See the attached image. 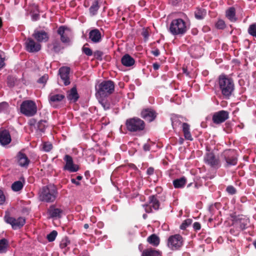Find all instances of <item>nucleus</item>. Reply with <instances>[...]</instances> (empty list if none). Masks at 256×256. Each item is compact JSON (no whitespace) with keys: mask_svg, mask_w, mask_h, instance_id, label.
I'll use <instances>...</instances> for the list:
<instances>
[{"mask_svg":"<svg viewBox=\"0 0 256 256\" xmlns=\"http://www.w3.org/2000/svg\"><path fill=\"white\" fill-rule=\"evenodd\" d=\"M218 86L222 94L226 98H229L234 89L232 78L226 74H220L218 77Z\"/></svg>","mask_w":256,"mask_h":256,"instance_id":"f257e3e1","label":"nucleus"},{"mask_svg":"<svg viewBox=\"0 0 256 256\" xmlns=\"http://www.w3.org/2000/svg\"><path fill=\"white\" fill-rule=\"evenodd\" d=\"M58 194L56 187L54 184H48L42 188L40 193V200L43 202H52L55 200Z\"/></svg>","mask_w":256,"mask_h":256,"instance_id":"f03ea898","label":"nucleus"},{"mask_svg":"<svg viewBox=\"0 0 256 256\" xmlns=\"http://www.w3.org/2000/svg\"><path fill=\"white\" fill-rule=\"evenodd\" d=\"M115 84L111 80H104L96 86V96L106 98L112 94L114 91Z\"/></svg>","mask_w":256,"mask_h":256,"instance_id":"7ed1b4c3","label":"nucleus"},{"mask_svg":"<svg viewBox=\"0 0 256 256\" xmlns=\"http://www.w3.org/2000/svg\"><path fill=\"white\" fill-rule=\"evenodd\" d=\"M126 126L127 130L132 132H139L145 129L144 120L138 117L129 118L126 120Z\"/></svg>","mask_w":256,"mask_h":256,"instance_id":"20e7f679","label":"nucleus"},{"mask_svg":"<svg viewBox=\"0 0 256 256\" xmlns=\"http://www.w3.org/2000/svg\"><path fill=\"white\" fill-rule=\"evenodd\" d=\"M168 30L174 36H182L187 31L186 23L182 18L174 19L170 22Z\"/></svg>","mask_w":256,"mask_h":256,"instance_id":"39448f33","label":"nucleus"},{"mask_svg":"<svg viewBox=\"0 0 256 256\" xmlns=\"http://www.w3.org/2000/svg\"><path fill=\"white\" fill-rule=\"evenodd\" d=\"M37 106L36 102L32 100H26L20 106V112L26 116H32L37 112Z\"/></svg>","mask_w":256,"mask_h":256,"instance_id":"423d86ee","label":"nucleus"},{"mask_svg":"<svg viewBox=\"0 0 256 256\" xmlns=\"http://www.w3.org/2000/svg\"><path fill=\"white\" fill-rule=\"evenodd\" d=\"M221 156L226 162L224 164L225 168H229L231 166H236L237 164L238 156L234 150H226L222 154Z\"/></svg>","mask_w":256,"mask_h":256,"instance_id":"0eeeda50","label":"nucleus"},{"mask_svg":"<svg viewBox=\"0 0 256 256\" xmlns=\"http://www.w3.org/2000/svg\"><path fill=\"white\" fill-rule=\"evenodd\" d=\"M183 244L182 236L178 234L170 236L168 240L167 246L172 250H179Z\"/></svg>","mask_w":256,"mask_h":256,"instance_id":"6e6552de","label":"nucleus"},{"mask_svg":"<svg viewBox=\"0 0 256 256\" xmlns=\"http://www.w3.org/2000/svg\"><path fill=\"white\" fill-rule=\"evenodd\" d=\"M4 220L7 224H10L14 230L22 227L26 223V220L24 218L19 217L18 218H15L10 216L8 213L6 214Z\"/></svg>","mask_w":256,"mask_h":256,"instance_id":"1a4fd4ad","label":"nucleus"},{"mask_svg":"<svg viewBox=\"0 0 256 256\" xmlns=\"http://www.w3.org/2000/svg\"><path fill=\"white\" fill-rule=\"evenodd\" d=\"M70 30L65 26H60L57 30V33L60 36V42L66 45H69L70 43V38L69 33Z\"/></svg>","mask_w":256,"mask_h":256,"instance_id":"9d476101","label":"nucleus"},{"mask_svg":"<svg viewBox=\"0 0 256 256\" xmlns=\"http://www.w3.org/2000/svg\"><path fill=\"white\" fill-rule=\"evenodd\" d=\"M205 162L211 167L218 168L220 166V161L218 157H216L212 152L206 153L204 158Z\"/></svg>","mask_w":256,"mask_h":256,"instance_id":"9b49d317","label":"nucleus"},{"mask_svg":"<svg viewBox=\"0 0 256 256\" xmlns=\"http://www.w3.org/2000/svg\"><path fill=\"white\" fill-rule=\"evenodd\" d=\"M228 118L229 112L224 110H220L213 114L212 120L214 124H220L224 122Z\"/></svg>","mask_w":256,"mask_h":256,"instance_id":"f8f14e48","label":"nucleus"},{"mask_svg":"<svg viewBox=\"0 0 256 256\" xmlns=\"http://www.w3.org/2000/svg\"><path fill=\"white\" fill-rule=\"evenodd\" d=\"M157 116L158 113L152 108H144L140 112V116L148 122L154 121Z\"/></svg>","mask_w":256,"mask_h":256,"instance_id":"ddd939ff","label":"nucleus"},{"mask_svg":"<svg viewBox=\"0 0 256 256\" xmlns=\"http://www.w3.org/2000/svg\"><path fill=\"white\" fill-rule=\"evenodd\" d=\"M25 49L29 52H39L42 48L41 44L34 41V39L31 38H28L25 43Z\"/></svg>","mask_w":256,"mask_h":256,"instance_id":"4468645a","label":"nucleus"},{"mask_svg":"<svg viewBox=\"0 0 256 256\" xmlns=\"http://www.w3.org/2000/svg\"><path fill=\"white\" fill-rule=\"evenodd\" d=\"M66 164L63 168L64 170H68L70 172H74L78 170L80 168L77 164H74L72 158L68 155L66 154L64 158Z\"/></svg>","mask_w":256,"mask_h":256,"instance_id":"2eb2a0df","label":"nucleus"},{"mask_svg":"<svg viewBox=\"0 0 256 256\" xmlns=\"http://www.w3.org/2000/svg\"><path fill=\"white\" fill-rule=\"evenodd\" d=\"M165 196H158V194L150 196L148 197V204L154 210H158L160 208V201L165 200Z\"/></svg>","mask_w":256,"mask_h":256,"instance_id":"dca6fc26","label":"nucleus"},{"mask_svg":"<svg viewBox=\"0 0 256 256\" xmlns=\"http://www.w3.org/2000/svg\"><path fill=\"white\" fill-rule=\"evenodd\" d=\"M16 160L18 165L22 168H27L30 163V160L22 150L18 152Z\"/></svg>","mask_w":256,"mask_h":256,"instance_id":"f3484780","label":"nucleus"},{"mask_svg":"<svg viewBox=\"0 0 256 256\" xmlns=\"http://www.w3.org/2000/svg\"><path fill=\"white\" fill-rule=\"evenodd\" d=\"M32 36L39 43L46 42L49 40V35L44 30H35L32 34Z\"/></svg>","mask_w":256,"mask_h":256,"instance_id":"a211bd4d","label":"nucleus"},{"mask_svg":"<svg viewBox=\"0 0 256 256\" xmlns=\"http://www.w3.org/2000/svg\"><path fill=\"white\" fill-rule=\"evenodd\" d=\"M60 78L65 86H68L70 84V68L68 67L64 66L60 68L58 70Z\"/></svg>","mask_w":256,"mask_h":256,"instance_id":"6ab92c4d","label":"nucleus"},{"mask_svg":"<svg viewBox=\"0 0 256 256\" xmlns=\"http://www.w3.org/2000/svg\"><path fill=\"white\" fill-rule=\"evenodd\" d=\"M12 141L10 132L6 130L0 129V144L4 146L8 144Z\"/></svg>","mask_w":256,"mask_h":256,"instance_id":"aec40b11","label":"nucleus"},{"mask_svg":"<svg viewBox=\"0 0 256 256\" xmlns=\"http://www.w3.org/2000/svg\"><path fill=\"white\" fill-rule=\"evenodd\" d=\"M62 210L56 208L54 205L50 206L48 210V214L49 218H60L62 217Z\"/></svg>","mask_w":256,"mask_h":256,"instance_id":"412c9836","label":"nucleus"},{"mask_svg":"<svg viewBox=\"0 0 256 256\" xmlns=\"http://www.w3.org/2000/svg\"><path fill=\"white\" fill-rule=\"evenodd\" d=\"M102 34L99 30L94 28L91 30L88 34V38L93 43H98L102 40Z\"/></svg>","mask_w":256,"mask_h":256,"instance_id":"4be33fe9","label":"nucleus"},{"mask_svg":"<svg viewBox=\"0 0 256 256\" xmlns=\"http://www.w3.org/2000/svg\"><path fill=\"white\" fill-rule=\"evenodd\" d=\"M121 62L123 66L126 67H130L135 64V60L129 54H126L122 58Z\"/></svg>","mask_w":256,"mask_h":256,"instance_id":"5701e85b","label":"nucleus"},{"mask_svg":"<svg viewBox=\"0 0 256 256\" xmlns=\"http://www.w3.org/2000/svg\"><path fill=\"white\" fill-rule=\"evenodd\" d=\"M48 98L50 103L52 104L62 101L65 98V96L64 94H54L51 92L49 94Z\"/></svg>","mask_w":256,"mask_h":256,"instance_id":"b1692460","label":"nucleus"},{"mask_svg":"<svg viewBox=\"0 0 256 256\" xmlns=\"http://www.w3.org/2000/svg\"><path fill=\"white\" fill-rule=\"evenodd\" d=\"M182 130L184 138L188 140H192L193 138L190 132V125L186 122L182 124Z\"/></svg>","mask_w":256,"mask_h":256,"instance_id":"393cba45","label":"nucleus"},{"mask_svg":"<svg viewBox=\"0 0 256 256\" xmlns=\"http://www.w3.org/2000/svg\"><path fill=\"white\" fill-rule=\"evenodd\" d=\"M67 98L68 100L76 102L79 96L76 87L72 88L68 92Z\"/></svg>","mask_w":256,"mask_h":256,"instance_id":"a878e982","label":"nucleus"},{"mask_svg":"<svg viewBox=\"0 0 256 256\" xmlns=\"http://www.w3.org/2000/svg\"><path fill=\"white\" fill-rule=\"evenodd\" d=\"M100 8L99 2L98 0H94L92 2L89 8V12L91 16H96L98 14V11Z\"/></svg>","mask_w":256,"mask_h":256,"instance_id":"bb28decb","label":"nucleus"},{"mask_svg":"<svg viewBox=\"0 0 256 256\" xmlns=\"http://www.w3.org/2000/svg\"><path fill=\"white\" fill-rule=\"evenodd\" d=\"M50 45L52 46V50L55 53H58L64 48L62 44L58 39L52 40Z\"/></svg>","mask_w":256,"mask_h":256,"instance_id":"cd10ccee","label":"nucleus"},{"mask_svg":"<svg viewBox=\"0 0 256 256\" xmlns=\"http://www.w3.org/2000/svg\"><path fill=\"white\" fill-rule=\"evenodd\" d=\"M226 17L232 22H235L237 20L236 16V9L234 7L229 8L226 12Z\"/></svg>","mask_w":256,"mask_h":256,"instance_id":"c85d7f7f","label":"nucleus"},{"mask_svg":"<svg viewBox=\"0 0 256 256\" xmlns=\"http://www.w3.org/2000/svg\"><path fill=\"white\" fill-rule=\"evenodd\" d=\"M186 182V179L182 176L173 180V185L175 188H182L184 187Z\"/></svg>","mask_w":256,"mask_h":256,"instance_id":"c756f323","label":"nucleus"},{"mask_svg":"<svg viewBox=\"0 0 256 256\" xmlns=\"http://www.w3.org/2000/svg\"><path fill=\"white\" fill-rule=\"evenodd\" d=\"M142 256H162V253L152 248H147L142 252Z\"/></svg>","mask_w":256,"mask_h":256,"instance_id":"7c9ffc66","label":"nucleus"},{"mask_svg":"<svg viewBox=\"0 0 256 256\" xmlns=\"http://www.w3.org/2000/svg\"><path fill=\"white\" fill-rule=\"evenodd\" d=\"M147 242L154 246H157L160 242V238L156 234H152L147 238Z\"/></svg>","mask_w":256,"mask_h":256,"instance_id":"2f4dec72","label":"nucleus"},{"mask_svg":"<svg viewBox=\"0 0 256 256\" xmlns=\"http://www.w3.org/2000/svg\"><path fill=\"white\" fill-rule=\"evenodd\" d=\"M206 14V11L202 8H197L194 12L195 18L198 20H202Z\"/></svg>","mask_w":256,"mask_h":256,"instance_id":"473e14b6","label":"nucleus"},{"mask_svg":"<svg viewBox=\"0 0 256 256\" xmlns=\"http://www.w3.org/2000/svg\"><path fill=\"white\" fill-rule=\"evenodd\" d=\"M8 246L9 242L7 239L3 238L0 240V253L6 252Z\"/></svg>","mask_w":256,"mask_h":256,"instance_id":"72a5a7b5","label":"nucleus"},{"mask_svg":"<svg viewBox=\"0 0 256 256\" xmlns=\"http://www.w3.org/2000/svg\"><path fill=\"white\" fill-rule=\"evenodd\" d=\"M248 221L247 220H241L240 222L235 224V226L240 230V232L246 229L248 226Z\"/></svg>","mask_w":256,"mask_h":256,"instance_id":"f704fd0d","label":"nucleus"},{"mask_svg":"<svg viewBox=\"0 0 256 256\" xmlns=\"http://www.w3.org/2000/svg\"><path fill=\"white\" fill-rule=\"evenodd\" d=\"M10 105L8 102H4L0 103V114H8L10 112Z\"/></svg>","mask_w":256,"mask_h":256,"instance_id":"c9c22d12","label":"nucleus"},{"mask_svg":"<svg viewBox=\"0 0 256 256\" xmlns=\"http://www.w3.org/2000/svg\"><path fill=\"white\" fill-rule=\"evenodd\" d=\"M98 98L99 102L105 110H107L110 108V104L107 100L105 99L104 98Z\"/></svg>","mask_w":256,"mask_h":256,"instance_id":"e433bc0d","label":"nucleus"},{"mask_svg":"<svg viewBox=\"0 0 256 256\" xmlns=\"http://www.w3.org/2000/svg\"><path fill=\"white\" fill-rule=\"evenodd\" d=\"M24 186L22 182L18 180L14 182L12 185V189L14 192L21 190Z\"/></svg>","mask_w":256,"mask_h":256,"instance_id":"4c0bfd02","label":"nucleus"},{"mask_svg":"<svg viewBox=\"0 0 256 256\" xmlns=\"http://www.w3.org/2000/svg\"><path fill=\"white\" fill-rule=\"evenodd\" d=\"M48 122L46 120H40L37 124L38 128L42 132H44L45 129L47 126Z\"/></svg>","mask_w":256,"mask_h":256,"instance_id":"58836bf2","label":"nucleus"},{"mask_svg":"<svg viewBox=\"0 0 256 256\" xmlns=\"http://www.w3.org/2000/svg\"><path fill=\"white\" fill-rule=\"evenodd\" d=\"M248 32L250 35L256 38V23L250 26L248 28Z\"/></svg>","mask_w":256,"mask_h":256,"instance_id":"ea45409f","label":"nucleus"},{"mask_svg":"<svg viewBox=\"0 0 256 256\" xmlns=\"http://www.w3.org/2000/svg\"><path fill=\"white\" fill-rule=\"evenodd\" d=\"M57 235L58 232L55 230H52V232H50L49 234L47 235L46 238L48 240L49 242H52L54 241Z\"/></svg>","mask_w":256,"mask_h":256,"instance_id":"a19ab883","label":"nucleus"},{"mask_svg":"<svg viewBox=\"0 0 256 256\" xmlns=\"http://www.w3.org/2000/svg\"><path fill=\"white\" fill-rule=\"evenodd\" d=\"M70 243V240H68V237H64L63 238L60 244V247L61 248H64Z\"/></svg>","mask_w":256,"mask_h":256,"instance_id":"79ce46f5","label":"nucleus"},{"mask_svg":"<svg viewBox=\"0 0 256 256\" xmlns=\"http://www.w3.org/2000/svg\"><path fill=\"white\" fill-rule=\"evenodd\" d=\"M192 220L190 218H188L184 220L182 224L180 226V228L181 230H185L186 228L190 225L192 223Z\"/></svg>","mask_w":256,"mask_h":256,"instance_id":"37998d69","label":"nucleus"},{"mask_svg":"<svg viewBox=\"0 0 256 256\" xmlns=\"http://www.w3.org/2000/svg\"><path fill=\"white\" fill-rule=\"evenodd\" d=\"M215 26L216 28L224 30L226 27L225 22L222 20H218L216 22Z\"/></svg>","mask_w":256,"mask_h":256,"instance_id":"c03bdc74","label":"nucleus"},{"mask_svg":"<svg viewBox=\"0 0 256 256\" xmlns=\"http://www.w3.org/2000/svg\"><path fill=\"white\" fill-rule=\"evenodd\" d=\"M52 145L50 142H44L42 144V148L46 152H50L52 148Z\"/></svg>","mask_w":256,"mask_h":256,"instance_id":"a18cd8bd","label":"nucleus"},{"mask_svg":"<svg viewBox=\"0 0 256 256\" xmlns=\"http://www.w3.org/2000/svg\"><path fill=\"white\" fill-rule=\"evenodd\" d=\"M94 57L96 59L98 60H102V56L104 55V52L102 51L97 50L94 52L93 53Z\"/></svg>","mask_w":256,"mask_h":256,"instance_id":"49530a36","label":"nucleus"},{"mask_svg":"<svg viewBox=\"0 0 256 256\" xmlns=\"http://www.w3.org/2000/svg\"><path fill=\"white\" fill-rule=\"evenodd\" d=\"M82 52L84 54L88 56H91L93 54L92 50L89 48L82 46Z\"/></svg>","mask_w":256,"mask_h":256,"instance_id":"de8ad7c7","label":"nucleus"},{"mask_svg":"<svg viewBox=\"0 0 256 256\" xmlns=\"http://www.w3.org/2000/svg\"><path fill=\"white\" fill-rule=\"evenodd\" d=\"M226 191L230 194H234L236 193V189L232 186H228L226 188Z\"/></svg>","mask_w":256,"mask_h":256,"instance_id":"09e8293b","label":"nucleus"},{"mask_svg":"<svg viewBox=\"0 0 256 256\" xmlns=\"http://www.w3.org/2000/svg\"><path fill=\"white\" fill-rule=\"evenodd\" d=\"M143 207L144 208V210L147 213H152V207L149 204H144L142 205Z\"/></svg>","mask_w":256,"mask_h":256,"instance_id":"8fccbe9b","label":"nucleus"},{"mask_svg":"<svg viewBox=\"0 0 256 256\" xmlns=\"http://www.w3.org/2000/svg\"><path fill=\"white\" fill-rule=\"evenodd\" d=\"M181 122L179 120L178 118H176L172 119V124L173 128L174 127L179 126L181 124Z\"/></svg>","mask_w":256,"mask_h":256,"instance_id":"3c124183","label":"nucleus"},{"mask_svg":"<svg viewBox=\"0 0 256 256\" xmlns=\"http://www.w3.org/2000/svg\"><path fill=\"white\" fill-rule=\"evenodd\" d=\"M230 232L232 234L236 236H238L240 232V230H238V228L235 226V225L232 228H230Z\"/></svg>","mask_w":256,"mask_h":256,"instance_id":"603ef678","label":"nucleus"},{"mask_svg":"<svg viewBox=\"0 0 256 256\" xmlns=\"http://www.w3.org/2000/svg\"><path fill=\"white\" fill-rule=\"evenodd\" d=\"M48 80V74H44L40 77L38 80V82L39 84H46Z\"/></svg>","mask_w":256,"mask_h":256,"instance_id":"864d4df0","label":"nucleus"},{"mask_svg":"<svg viewBox=\"0 0 256 256\" xmlns=\"http://www.w3.org/2000/svg\"><path fill=\"white\" fill-rule=\"evenodd\" d=\"M158 172L157 170H154V169L153 167L150 166L146 170V174L148 176H152L154 174V173L156 174Z\"/></svg>","mask_w":256,"mask_h":256,"instance_id":"5fc2aeb1","label":"nucleus"},{"mask_svg":"<svg viewBox=\"0 0 256 256\" xmlns=\"http://www.w3.org/2000/svg\"><path fill=\"white\" fill-rule=\"evenodd\" d=\"M142 35L144 38L145 40H147L149 36V32L147 28L143 29V30L142 32Z\"/></svg>","mask_w":256,"mask_h":256,"instance_id":"6e6d98bb","label":"nucleus"},{"mask_svg":"<svg viewBox=\"0 0 256 256\" xmlns=\"http://www.w3.org/2000/svg\"><path fill=\"white\" fill-rule=\"evenodd\" d=\"M8 84L10 87H12L14 85V78L10 76L8 78Z\"/></svg>","mask_w":256,"mask_h":256,"instance_id":"4d7b16f0","label":"nucleus"},{"mask_svg":"<svg viewBox=\"0 0 256 256\" xmlns=\"http://www.w3.org/2000/svg\"><path fill=\"white\" fill-rule=\"evenodd\" d=\"M6 200L5 196L1 190H0V204H2Z\"/></svg>","mask_w":256,"mask_h":256,"instance_id":"13d9d810","label":"nucleus"},{"mask_svg":"<svg viewBox=\"0 0 256 256\" xmlns=\"http://www.w3.org/2000/svg\"><path fill=\"white\" fill-rule=\"evenodd\" d=\"M5 58L2 57L1 54H0V70L2 68L6 65L4 62Z\"/></svg>","mask_w":256,"mask_h":256,"instance_id":"bf43d9fd","label":"nucleus"},{"mask_svg":"<svg viewBox=\"0 0 256 256\" xmlns=\"http://www.w3.org/2000/svg\"><path fill=\"white\" fill-rule=\"evenodd\" d=\"M193 228L195 230H198L201 228V224L199 222H195L193 224Z\"/></svg>","mask_w":256,"mask_h":256,"instance_id":"052dcab7","label":"nucleus"},{"mask_svg":"<svg viewBox=\"0 0 256 256\" xmlns=\"http://www.w3.org/2000/svg\"><path fill=\"white\" fill-rule=\"evenodd\" d=\"M151 53L155 56H158L160 54V52L158 49L156 48L154 50H152Z\"/></svg>","mask_w":256,"mask_h":256,"instance_id":"680f3d73","label":"nucleus"},{"mask_svg":"<svg viewBox=\"0 0 256 256\" xmlns=\"http://www.w3.org/2000/svg\"><path fill=\"white\" fill-rule=\"evenodd\" d=\"M32 20L34 21L38 20L40 18V14H34L32 15Z\"/></svg>","mask_w":256,"mask_h":256,"instance_id":"e2e57ef3","label":"nucleus"},{"mask_svg":"<svg viewBox=\"0 0 256 256\" xmlns=\"http://www.w3.org/2000/svg\"><path fill=\"white\" fill-rule=\"evenodd\" d=\"M210 30V28L208 26H204L202 27V30L204 32H207Z\"/></svg>","mask_w":256,"mask_h":256,"instance_id":"0e129e2a","label":"nucleus"},{"mask_svg":"<svg viewBox=\"0 0 256 256\" xmlns=\"http://www.w3.org/2000/svg\"><path fill=\"white\" fill-rule=\"evenodd\" d=\"M156 191L157 192L158 196H160V194L162 192V188L160 186H157L155 188Z\"/></svg>","mask_w":256,"mask_h":256,"instance_id":"69168bd1","label":"nucleus"},{"mask_svg":"<svg viewBox=\"0 0 256 256\" xmlns=\"http://www.w3.org/2000/svg\"><path fill=\"white\" fill-rule=\"evenodd\" d=\"M143 149L144 151H148L150 150V146L148 144H144L143 146Z\"/></svg>","mask_w":256,"mask_h":256,"instance_id":"338daca9","label":"nucleus"},{"mask_svg":"<svg viewBox=\"0 0 256 256\" xmlns=\"http://www.w3.org/2000/svg\"><path fill=\"white\" fill-rule=\"evenodd\" d=\"M152 66L154 69L156 70L159 68L160 64L158 62H155L153 64Z\"/></svg>","mask_w":256,"mask_h":256,"instance_id":"774afa93","label":"nucleus"}]
</instances>
